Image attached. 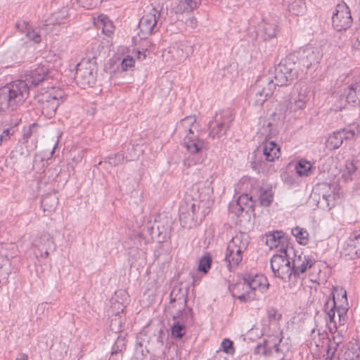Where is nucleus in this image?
I'll list each match as a JSON object with an SVG mask.
<instances>
[{
	"mask_svg": "<svg viewBox=\"0 0 360 360\" xmlns=\"http://www.w3.org/2000/svg\"><path fill=\"white\" fill-rule=\"evenodd\" d=\"M212 193L209 183H198L192 186L179 206V221L184 227L191 229L202 222L213 204Z\"/></svg>",
	"mask_w": 360,
	"mask_h": 360,
	"instance_id": "1",
	"label": "nucleus"
},
{
	"mask_svg": "<svg viewBox=\"0 0 360 360\" xmlns=\"http://www.w3.org/2000/svg\"><path fill=\"white\" fill-rule=\"evenodd\" d=\"M332 299H328L324 305L327 327L331 334L337 331L338 323L343 326L347 320L348 303L346 290L334 287Z\"/></svg>",
	"mask_w": 360,
	"mask_h": 360,
	"instance_id": "2",
	"label": "nucleus"
},
{
	"mask_svg": "<svg viewBox=\"0 0 360 360\" xmlns=\"http://www.w3.org/2000/svg\"><path fill=\"white\" fill-rule=\"evenodd\" d=\"M172 219L166 214H160L155 218H148L143 223L139 231L147 242L156 240L162 243L169 238Z\"/></svg>",
	"mask_w": 360,
	"mask_h": 360,
	"instance_id": "3",
	"label": "nucleus"
},
{
	"mask_svg": "<svg viewBox=\"0 0 360 360\" xmlns=\"http://www.w3.org/2000/svg\"><path fill=\"white\" fill-rule=\"evenodd\" d=\"M195 117L188 116L181 120L176 126L175 131L181 136H184L183 145L193 155L188 165L196 164L199 159L195 158L204 146V142L194 134L193 129H196Z\"/></svg>",
	"mask_w": 360,
	"mask_h": 360,
	"instance_id": "4",
	"label": "nucleus"
},
{
	"mask_svg": "<svg viewBox=\"0 0 360 360\" xmlns=\"http://www.w3.org/2000/svg\"><path fill=\"white\" fill-rule=\"evenodd\" d=\"M29 96L27 84L22 80L13 82L0 89V112L13 110Z\"/></svg>",
	"mask_w": 360,
	"mask_h": 360,
	"instance_id": "5",
	"label": "nucleus"
},
{
	"mask_svg": "<svg viewBox=\"0 0 360 360\" xmlns=\"http://www.w3.org/2000/svg\"><path fill=\"white\" fill-rule=\"evenodd\" d=\"M287 350V346L282 343L281 334L277 333L269 335L255 347V352L264 355L266 360H283Z\"/></svg>",
	"mask_w": 360,
	"mask_h": 360,
	"instance_id": "6",
	"label": "nucleus"
},
{
	"mask_svg": "<svg viewBox=\"0 0 360 360\" xmlns=\"http://www.w3.org/2000/svg\"><path fill=\"white\" fill-rule=\"evenodd\" d=\"M162 13L163 7L159 4L156 6L151 4L146 8L139 24L140 37L146 38L158 30Z\"/></svg>",
	"mask_w": 360,
	"mask_h": 360,
	"instance_id": "7",
	"label": "nucleus"
},
{
	"mask_svg": "<svg viewBox=\"0 0 360 360\" xmlns=\"http://www.w3.org/2000/svg\"><path fill=\"white\" fill-rule=\"evenodd\" d=\"M288 250V257L292 260V266L295 275L304 273L307 271H311V274H309V280L314 283L317 282L318 274L321 272L314 262L307 257L303 254L302 249H284Z\"/></svg>",
	"mask_w": 360,
	"mask_h": 360,
	"instance_id": "8",
	"label": "nucleus"
},
{
	"mask_svg": "<svg viewBox=\"0 0 360 360\" xmlns=\"http://www.w3.org/2000/svg\"><path fill=\"white\" fill-rule=\"evenodd\" d=\"M274 89V82L270 77H260L250 89V105L261 106L273 94Z\"/></svg>",
	"mask_w": 360,
	"mask_h": 360,
	"instance_id": "9",
	"label": "nucleus"
},
{
	"mask_svg": "<svg viewBox=\"0 0 360 360\" xmlns=\"http://www.w3.org/2000/svg\"><path fill=\"white\" fill-rule=\"evenodd\" d=\"M64 96V91L59 87L42 89L37 96L38 101L41 103L42 113L49 117L53 116L59 105L63 103Z\"/></svg>",
	"mask_w": 360,
	"mask_h": 360,
	"instance_id": "10",
	"label": "nucleus"
},
{
	"mask_svg": "<svg viewBox=\"0 0 360 360\" xmlns=\"http://www.w3.org/2000/svg\"><path fill=\"white\" fill-rule=\"evenodd\" d=\"M295 63L292 57L283 59L274 70L275 86H285L290 83L296 76Z\"/></svg>",
	"mask_w": 360,
	"mask_h": 360,
	"instance_id": "11",
	"label": "nucleus"
},
{
	"mask_svg": "<svg viewBox=\"0 0 360 360\" xmlns=\"http://www.w3.org/2000/svg\"><path fill=\"white\" fill-rule=\"evenodd\" d=\"M271 268L275 276L283 281L286 282L290 279L294 271L290 265L288 250L281 249L279 254L273 256L271 259Z\"/></svg>",
	"mask_w": 360,
	"mask_h": 360,
	"instance_id": "12",
	"label": "nucleus"
},
{
	"mask_svg": "<svg viewBox=\"0 0 360 360\" xmlns=\"http://www.w3.org/2000/svg\"><path fill=\"white\" fill-rule=\"evenodd\" d=\"M233 119V113L229 109L216 113L213 120L209 122L210 136L215 139L225 134Z\"/></svg>",
	"mask_w": 360,
	"mask_h": 360,
	"instance_id": "13",
	"label": "nucleus"
},
{
	"mask_svg": "<svg viewBox=\"0 0 360 360\" xmlns=\"http://www.w3.org/2000/svg\"><path fill=\"white\" fill-rule=\"evenodd\" d=\"M35 126L24 129L22 140L11 152L13 157L24 159L30 155L31 151L37 148V139L34 135Z\"/></svg>",
	"mask_w": 360,
	"mask_h": 360,
	"instance_id": "14",
	"label": "nucleus"
},
{
	"mask_svg": "<svg viewBox=\"0 0 360 360\" xmlns=\"http://www.w3.org/2000/svg\"><path fill=\"white\" fill-rule=\"evenodd\" d=\"M75 79L82 88L91 86L95 82L94 66L89 60H82L76 67Z\"/></svg>",
	"mask_w": 360,
	"mask_h": 360,
	"instance_id": "15",
	"label": "nucleus"
},
{
	"mask_svg": "<svg viewBox=\"0 0 360 360\" xmlns=\"http://www.w3.org/2000/svg\"><path fill=\"white\" fill-rule=\"evenodd\" d=\"M191 52V46L188 43L176 42L163 51L162 57L166 62L180 63L188 58Z\"/></svg>",
	"mask_w": 360,
	"mask_h": 360,
	"instance_id": "16",
	"label": "nucleus"
},
{
	"mask_svg": "<svg viewBox=\"0 0 360 360\" xmlns=\"http://www.w3.org/2000/svg\"><path fill=\"white\" fill-rule=\"evenodd\" d=\"M52 72L53 70L50 67V64L47 61H44L32 70L27 76L26 80L22 81L27 84V87L30 90L29 86L38 85L40 82L51 77Z\"/></svg>",
	"mask_w": 360,
	"mask_h": 360,
	"instance_id": "17",
	"label": "nucleus"
},
{
	"mask_svg": "<svg viewBox=\"0 0 360 360\" xmlns=\"http://www.w3.org/2000/svg\"><path fill=\"white\" fill-rule=\"evenodd\" d=\"M229 289L233 297L240 302H248L255 300V292L249 291V287L245 276L240 278L236 283L229 285Z\"/></svg>",
	"mask_w": 360,
	"mask_h": 360,
	"instance_id": "18",
	"label": "nucleus"
},
{
	"mask_svg": "<svg viewBox=\"0 0 360 360\" xmlns=\"http://www.w3.org/2000/svg\"><path fill=\"white\" fill-rule=\"evenodd\" d=\"M352 17L349 10L345 4H339L336 8V12L332 17V24L337 31L345 30L352 24Z\"/></svg>",
	"mask_w": 360,
	"mask_h": 360,
	"instance_id": "19",
	"label": "nucleus"
},
{
	"mask_svg": "<svg viewBox=\"0 0 360 360\" xmlns=\"http://www.w3.org/2000/svg\"><path fill=\"white\" fill-rule=\"evenodd\" d=\"M261 240L269 248H289L288 237L283 231H273L262 236Z\"/></svg>",
	"mask_w": 360,
	"mask_h": 360,
	"instance_id": "20",
	"label": "nucleus"
},
{
	"mask_svg": "<svg viewBox=\"0 0 360 360\" xmlns=\"http://www.w3.org/2000/svg\"><path fill=\"white\" fill-rule=\"evenodd\" d=\"M310 98V89L304 83H297L294 87L292 100L294 104V110L303 109Z\"/></svg>",
	"mask_w": 360,
	"mask_h": 360,
	"instance_id": "21",
	"label": "nucleus"
},
{
	"mask_svg": "<svg viewBox=\"0 0 360 360\" xmlns=\"http://www.w3.org/2000/svg\"><path fill=\"white\" fill-rule=\"evenodd\" d=\"M249 291H253L255 295V299L259 297L258 293H264L269 288V282L267 278L262 274H249L245 276Z\"/></svg>",
	"mask_w": 360,
	"mask_h": 360,
	"instance_id": "22",
	"label": "nucleus"
},
{
	"mask_svg": "<svg viewBox=\"0 0 360 360\" xmlns=\"http://www.w3.org/2000/svg\"><path fill=\"white\" fill-rule=\"evenodd\" d=\"M262 155L264 160L258 165L259 169H262L265 166V162H271L279 158L281 155L280 147L275 141H264L262 143Z\"/></svg>",
	"mask_w": 360,
	"mask_h": 360,
	"instance_id": "23",
	"label": "nucleus"
},
{
	"mask_svg": "<svg viewBox=\"0 0 360 360\" xmlns=\"http://www.w3.org/2000/svg\"><path fill=\"white\" fill-rule=\"evenodd\" d=\"M252 208V198L248 194L240 195L237 200L231 202L229 207V212L236 216H240L243 212H248Z\"/></svg>",
	"mask_w": 360,
	"mask_h": 360,
	"instance_id": "24",
	"label": "nucleus"
},
{
	"mask_svg": "<svg viewBox=\"0 0 360 360\" xmlns=\"http://www.w3.org/2000/svg\"><path fill=\"white\" fill-rule=\"evenodd\" d=\"M278 20L274 17L263 19L260 25V32L265 39H270L276 36L278 32Z\"/></svg>",
	"mask_w": 360,
	"mask_h": 360,
	"instance_id": "25",
	"label": "nucleus"
},
{
	"mask_svg": "<svg viewBox=\"0 0 360 360\" xmlns=\"http://www.w3.org/2000/svg\"><path fill=\"white\" fill-rule=\"evenodd\" d=\"M322 57V53L318 48H307L302 57V63L307 68L316 65Z\"/></svg>",
	"mask_w": 360,
	"mask_h": 360,
	"instance_id": "26",
	"label": "nucleus"
},
{
	"mask_svg": "<svg viewBox=\"0 0 360 360\" xmlns=\"http://www.w3.org/2000/svg\"><path fill=\"white\" fill-rule=\"evenodd\" d=\"M278 134V127L277 124L271 122L269 120H264L257 131V135L261 139H264L265 141L275 137Z\"/></svg>",
	"mask_w": 360,
	"mask_h": 360,
	"instance_id": "27",
	"label": "nucleus"
},
{
	"mask_svg": "<svg viewBox=\"0 0 360 360\" xmlns=\"http://www.w3.org/2000/svg\"><path fill=\"white\" fill-rule=\"evenodd\" d=\"M356 89V87H354L353 84L349 86L347 91L346 98L345 99L344 96L341 97L340 100L335 103V108L342 110L345 108L346 103H351L352 105L359 104L360 101L357 96L358 94Z\"/></svg>",
	"mask_w": 360,
	"mask_h": 360,
	"instance_id": "28",
	"label": "nucleus"
},
{
	"mask_svg": "<svg viewBox=\"0 0 360 360\" xmlns=\"http://www.w3.org/2000/svg\"><path fill=\"white\" fill-rule=\"evenodd\" d=\"M242 254L241 249H226L224 260L230 271L235 269L242 261Z\"/></svg>",
	"mask_w": 360,
	"mask_h": 360,
	"instance_id": "29",
	"label": "nucleus"
},
{
	"mask_svg": "<svg viewBox=\"0 0 360 360\" xmlns=\"http://www.w3.org/2000/svg\"><path fill=\"white\" fill-rule=\"evenodd\" d=\"M19 31L25 33L26 37L34 43H39L41 41V35L36 29H33L28 22L22 21L17 24Z\"/></svg>",
	"mask_w": 360,
	"mask_h": 360,
	"instance_id": "30",
	"label": "nucleus"
},
{
	"mask_svg": "<svg viewBox=\"0 0 360 360\" xmlns=\"http://www.w3.org/2000/svg\"><path fill=\"white\" fill-rule=\"evenodd\" d=\"M94 23L98 29L102 30L103 33L108 36L112 34L115 30L112 22L105 15H98Z\"/></svg>",
	"mask_w": 360,
	"mask_h": 360,
	"instance_id": "31",
	"label": "nucleus"
},
{
	"mask_svg": "<svg viewBox=\"0 0 360 360\" xmlns=\"http://www.w3.org/2000/svg\"><path fill=\"white\" fill-rule=\"evenodd\" d=\"M200 4V0H181L174 8L176 13L191 12Z\"/></svg>",
	"mask_w": 360,
	"mask_h": 360,
	"instance_id": "32",
	"label": "nucleus"
},
{
	"mask_svg": "<svg viewBox=\"0 0 360 360\" xmlns=\"http://www.w3.org/2000/svg\"><path fill=\"white\" fill-rule=\"evenodd\" d=\"M345 360H360V342H349L343 354Z\"/></svg>",
	"mask_w": 360,
	"mask_h": 360,
	"instance_id": "33",
	"label": "nucleus"
},
{
	"mask_svg": "<svg viewBox=\"0 0 360 360\" xmlns=\"http://www.w3.org/2000/svg\"><path fill=\"white\" fill-rule=\"evenodd\" d=\"M288 6V11L295 15H301L304 13L306 6L303 0H283Z\"/></svg>",
	"mask_w": 360,
	"mask_h": 360,
	"instance_id": "34",
	"label": "nucleus"
},
{
	"mask_svg": "<svg viewBox=\"0 0 360 360\" xmlns=\"http://www.w3.org/2000/svg\"><path fill=\"white\" fill-rule=\"evenodd\" d=\"M295 169L298 176L301 177H307L312 174V165L311 163L305 160H299L295 166Z\"/></svg>",
	"mask_w": 360,
	"mask_h": 360,
	"instance_id": "35",
	"label": "nucleus"
},
{
	"mask_svg": "<svg viewBox=\"0 0 360 360\" xmlns=\"http://www.w3.org/2000/svg\"><path fill=\"white\" fill-rule=\"evenodd\" d=\"M58 203V198L55 194H47L41 199V207L44 211H53Z\"/></svg>",
	"mask_w": 360,
	"mask_h": 360,
	"instance_id": "36",
	"label": "nucleus"
},
{
	"mask_svg": "<svg viewBox=\"0 0 360 360\" xmlns=\"http://www.w3.org/2000/svg\"><path fill=\"white\" fill-rule=\"evenodd\" d=\"M214 241L213 231L210 229L205 231L197 243L193 242L192 245H195L198 248H208L210 245H214Z\"/></svg>",
	"mask_w": 360,
	"mask_h": 360,
	"instance_id": "37",
	"label": "nucleus"
},
{
	"mask_svg": "<svg viewBox=\"0 0 360 360\" xmlns=\"http://www.w3.org/2000/svg\"><path fill=\"white\" fill-rule=\"evenodd\" d=\"M69 15L68 8L63 7L52 14L51 20L53 24H65L68 21Z\"/></svg>",
	"mask_w": 360,
	"mask_h": 360,
	"instance_id": "38",
	"label": "nucleus"
},
{
	"mask_svg": "<svg viewBox=\"0 0 360 360\" xmlns=\"http://www.w3.org/2000/svg\"><path fill=\"white\" fill-rule=\"evenodd\" d=\"M248 245V238L245 233L236 234L228 244L227 248H247Z\"/></svg>",
	"mask_w": 360,
	"mask_h": 360,
	"instance_id": "39",
	"label": "nucleus"
},
{
	"mask_svg": "<svg viewBox=\"0 0 360 360\" xmlns=\"http://www.w3.org/2000/svg\"><path fill=\"white\" fill-rule=\"evenodd\" d=\"M343 143V136L340 131L333 132L326 141V146L330 149H337Z\"/></svg>",
	"mask_w": 360,
	"mask_h": 360,
	"instance_id": "40",
	"label": "nucleus"
},
{
	"mask_svg": "<svg viewBox=\"0 0 360 360\" xmlns=\"http://www.w3.org/2000/svg\"><path fill=\"white\" fill-rule=\"evenodd\" d=\"M274 200V194L271 188H261L259 190V200L262 206H269Z\"/></svg>",
	"mask_w": 360,
	"mask_h": 360,
	"instance_id": "41",
	"label": "nucleus"
},
{
	"mask_svg": "<svg viewBox=\"0 0 360 360\" xmlns=\"http://www.w3.org/2000/svg\"><path fill=\"white\" fill-rule=\"evenodd\" d=\"M291 233L295 237L300 245H306L307 244L309 234L306 229L296 226L292 229Z\"/></svg>",
	"mask_w": 360,
	"mask_h": 360,
	"instance_id": "42",
	"label": "nucleus"
},
{
	"mask_svg": "<svg viewBox=\"0 0 360 360\" xmlns=\"http://www.w3.org/2000/svg\"><path fill=\"white\" fill-rule=\"evenodd\" d=\"M356 170V167L353 162H347L345 165L344 169L342 170V178L345 182L352 180Z\"/></svg>",
	"mask_w": 360,
	"mask_h": 360,
	"instance_id": "43",
	"label": "nucleus"
},
{
	"mask_svg": "<svg viewBox=\"0 0 360 360\" xmlns=\"http://www.w3.org/2000/svg\"><path fill=\"white\" fill-rule=\"evenodd\" d=\"M148 350L143 347L141 342H137L135 347L134 356L136 360H148Z\"/></svg>",
	"mask_w": 360,
	"mask_h": 360,
	"instance_id": "44",
	"label": "nucleus"
},
{
	"mask_svg": "<svg viewBox=\"0 0 360 360\" xmlns=\"http://www.w3.org/2000/svg\"><path fill=\"white\" fill-rule=\"evenodd\" d=\"M212 262V259L207 254L203 255L199 260L198 270L204 274L208 272Z\"/></svg>",
	"mask_w": 360,
	"mask_h": 360,
	"instance_id": "45",
	"label": "nucleus"
},
{
	"mask_svg": "<svg viewBox=\"0 0 360 360\" xmlns=\"http://www.w3.org/2000/svg\"><path fill=\"white\" fill-rule=\"evenodd\" d=\"M185 333V326L184 324H181L179 322L174 323L172 328V336L176 338H181L184 335Z\"/></svg>",
	"mask_w": 360,
	"mask_h": 360,
	"instance_id": "46",
	"label": "nucleus"
},
{
	"mask_svg": "<svg viewBox=\"0 0 360 360\" xmlns=\"http://www.w3.org/2000/svg\"><path fill=\"white\" fill-rule=\"evenodd\" d=\"M347 245L348 246L354 248L360 246V231H354L350 235L347 240Z\"/></svg>",
	"mask_w": 360,
	"mask_h": 360,
	"instance_id": "47",
	"label": "nucleus"
},
{
	"mask_svg": "<svg viewBox=\"0 0 360 360\" xmlns=\"http://www.w3.org/2000/svg\"><path fill=\"white\" fill-rule=\"evenodd\" d=\"M340 254L345 259H353L358 257L360 252L359 253L356 249H342Z\"/></svg>",
	"mask_w": 360,
	"mask_h": 360,
	"instance_id": "48",
	"label": "nucleus"
},
{
	"mask_svg": "<svg viewBox=\"0 0 360 360\" xmlns=\"http://www.w3.org/2000/svg\"><path fill=\"white\" fill-rule=\"evenodd\" d=\"M124 161V156L122 154L116 153L108 158V163L112 166H117Z\"/></svg>",
	"mask_w": 360,
	"mask_h": 360,
	"instance_id": "49",
	"label": "nucleus"
},
{
	"mask_svg": "<svg viewBox=\"0 0 360 360\" xmlns=\"http://www.w3.org/2000/svg\"><path fill=\"white\" fill-rule=\"evenodd\" d=\"M221 349L226 354H233L234 349L233 347V342L229 339H224L221 343Z\"/></svg>",
	"mask_w": 360,
	"mask_h": 360,
	"instance_id": "50",
	"label": "nucleus"
},
{
	"mask_svg": "<svg viewBox=\"0 0 360 360\" xmlns=\"http://www.w3.org/2000/svg\"><path fill=\"white\" fill-rule=\"evenodd\" d=\"M342 337L340 336V335H333V339L332 340H330V342H329V345H328V347H329V350H333V353H334L336 350H337V347L338 346L342 343Z\"/></svg>",
	"mask_w": 360,
	"mask_h": 360,
	"instance_id": "51",
	"label": "nucleus"
},
{
	"mask_svg": "<svg viewBox=\"0 0 360 360\" xmlns=\"http://www.w3.org/2000/svg\"><path fill=\"white\" fill-rule=\"evenodd\" d=\"M103 0H77L80 6L89 9L96 6L98 2H101Z\"/></svg>",
	"mask_w": 360,
	"mask_h": 360,
	"instance_id": "52",
	"label": "nucleus"
},
{
	"mask_svg": "<svg viewBox=\"0 0 360 360\" xmlns=\"http://www.w3.org/2000/svg\"><path fill=\"white\" fill-rule=\"evenodd\" d=\"M134 65V60L132 57L127 56L122 61V68L123 70H127L128 68L133 67Z\"/></svg>",
	"mask_w": 360,
	"mask_h": 360,
	"instance_id": "53",
	"label": "nucleus"
},
{
	"mask_svg": "<svg viewBox=\"0 0 360 360\" xmlns=\"http://www.w3.org/2000/svg\"><path fill=\"white\" fill-rule=\"evenodd\" d=\"M335 200V195L333 194H323L322 196V200L325 202L327 207L330 209L333 206V201Z\"/></svg>",
	"mask_w": 360,
	"mask_h": 360,
	"instance_id": "54",
	"label": "nucleus"
},
{
	"mask_svg": "<svg viewBox=\"0 0 360 360\" xmlns=\"http://www.w3.org/2000/svg\"><path fill=\"white\" fill-rule=\"evenodd\" d=\"M342 136L344 139H352L355 136V131L354 129H342L340 130Z\"/></svg>",
	"mask_w": 360,
	"mask_h": 360,
	"instance_id": "55",
	"label": "nucleus"
},
{
	"mask_svg": "<svg viewBox=\"0 0 360 360\" xmlns=\"http://www.w3.org/2000/svg\"><path fill=\"white\" fill-rule=\"evenodd\" d=\"M11 135L10 129H7L3 131L2 134L0 135V145L1 144L4 140H7Z\"/></svg>",
	"mask_w": 360,
	"mask_h": 360,
	"instance_id": "56",
	"label": "nucleus"
},
{
	"mask_svg": "<svg viewBox=\"0 0 360 360\" xmlns=\"http://www.w3.org/2000/svg\"><path fill=\"white\" fill-rule=\"evenodd\" d=\"M173 293L174 292H172L170 295V297H171V302H176V301H179L181 302V304H182L184 306L186 304V299H181V298H179L178 300H176V297H172L173 296Z\"/></svg>",
	"mask_w": 360,
	"mask_h": 360,
	"instance_id": "57",
	"label": "nucleus"
},
{
	"mask_svg": "<svg viewBox=\"0 0 360 360\" xmlns=\"http://www.w3.org/2000/svg\"><path fill=\"white\" fill-rule=\"evenodd\" d=\"M352 49L355 50H360V41L356 38V41L352 44Z\"/></svg>",
	"mask_w": 360,
	"mask_h": 360,
	"instance_id": "58",
	"label": "nucleus"
},
{
	"mask_svg": "<svg viewBox=\"0 0 360 360\" xmlns=\"http://www.w3.org/2000/svg\"><path fill=\"white\" fill-rule=\"evenodd\" d=\"M27 359H28V356L27 354H25L24 353H20V354H18V356L15 360H27Z\"/></svg>",
	"mask_w": 360,
	"mask_h": 360,
	"instance_id": "59",
	"label": "nucleus"
},
{
	"mask_svg": "<svg viewBox=\"0 0 360 360\" xmlns=\"http://www.w3.org/2000/svg\"><path fill=\"white\" fill-rule=\"evenodd\" d=\"M276 310L272 309H270L269 311H268V314L269 316L271 317V316H274L275 319H276Z\"/></svg>",
	"mask_w": 360,
	"mask_h": 360,
	"instance_id": "60",
	"label": "nucleus"
},
{
	"mask_svg": "<svg viewBox=\"0 0 360 360\" xmlns=\"http://www.w3.org/2000/svg\"><path fill=\"white\" fill-rule=\"evenodd\" d=\"M136 56L138 58H141V56L143 55V58H146V55L145 53H142L140 51H136Z\"/></svg>",
	"mask_w": 360,
	"mask_h": 360,
	"instance_id": "61",
	"label": "nucleus"
},
{
	"mask_svg": "<svg viewBox=\"0 0 360 360\" xmlns=\"http://www.w3.org/2000/svg\"><path fill=\"white\" fill-rule=\"evenodd\" d=\"M58 139H59V136L58 137ZM58 141H59V139L57 140V141L56 142L52 150H51V155H53L54 153V151L56 150V148L58 147Z\"/></svg>",
	"mask_w": 360,
	"mask_h": 360,
	"instance_id": "62",
	"label": "nucleus"
},
{
	"mask_svg": "<svg viewBox=\"0 0 360 360\" xmlns=\"http://www.w3.org/2000/svg\"><path fill=\"white\" fill-rule=\"evenodd\" d=\"M188 22H190L192 25L195 24V19H193V18L189 19Z\"/></svg>",
	"mask_w": 360,
	"mask_h": 360,
	"instance_id": "63",
	"label": "nucleus"
},
{
	"mask_svg": "<svg viewBox=\"0 0 360 360\" xmlns=\"http://www.w3.org/2000/svg\"><path fill=\"white\" fill-rule=\"evenodd\" d=\"M36 165H37V160H36V161L34 162V167H36Z\"/></svg>",
	"mask_w": 360,
	"mask_h": 360,
	"instance_id": "64",
	"label": "nucleus"
}]
</instances>
